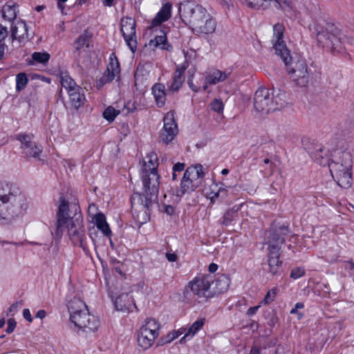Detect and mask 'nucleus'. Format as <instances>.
<instances>
[{"mask_svg":"<svg viewBox=\"0 0 354 354\" xmlns=\"http://www.w3.org/2000/svg\"><path fill=\"white\" fill-rule=\"evenodd\" d=\"M304 307V305L301 302H298L295 304V307L290 310V314L297 313L298 309H301Z\"/></svg>","mask_w":354,"mask_h":354,"instance_id":"obj_52","label":"nucleus"},{"mask_svg":"<svg viewBox=\"0 0 354 354\" xmlns=\"http://www.w3.org/2000/svg\"><path fill=\"white\" fill-rule=\"evenodd\" d=\"M136 21L131 17H123L120 21V30L125 42L132 53L137 50Z\"/></svg>","mask_w":354,"mask_h":354,"instance_id":"obj_15","label":"nucleus"},{"mask_svg":"<svg viewBox=\"0 0 354 354\" xmlns=\"http://www.w3.org/2000/svg\"><path fill=\"white\" fill-rule=\"evenodd\" d=\"M23 316L26 320H27L28 322H32V317L31 316L30 312L29 309L26 308L23 310Z\"/></svg>","mask_w":354,"mask_h":354,"instance_id":"obj_50","label":"nucleus"},{"mask_svg":"<svg viewBox=\"0 0 354 354\" xmlns=\"http://www.w3.org/2000/svg\"><path fill=\"white\" fill-rule=\"evenodd\" d=\"M67 93L69 96L70 102L75 109H78L84 104L85 97L80 86L75 87Z\"/></svg>","mask_w":354,"mask_h":354,"instance_id":"obj_28","label":"nucleus"},{"mask_svg":"<svg viewBox=\"0 0 354 354\" xmlns=\"http://www.w3.org/2000/svg\"><path fill=\"white\" fill-rule=\"evenodd\" d=\"M28 80L27 75L24 73H20L16 77V89L17 91L23 90L28 84Z\"/></svg>","mask_w":354,"mask_h":354,"instance_id":"obj_40","label":"nucleus"},{"mask_svg":"<svg viewBox=\"0 0 354 354\" xmlns=\"http://www.w3.org/2000/svg\"><path fill=\"white\" fill-rule=\"evenodd\" d=\"M149 45L167 51L172 50V46L167 42L166 33L162 30L160 31V35H156L155 38L149 41Z\"/></svg>","mask_w":354,"mask_h":354,"instance_id":"obj_29","label":"nucleus"},{"mask_svg":"<svg viewBox=\"0 0 354 354\" xmlns=\"http://www.w3.org/2000/svg\"><path fill=\"white\" fill-rule=\"evenodd\" d=\"M218 266L216 263H212L209 266V271L212 273L216 272Z\"/></svg>","mask_w":354,"mask_h":354,"instance_id":"obj_59","label":"nucleus"},{"mask_svg":"<svg viewBox=\"0 0 354 354\" xmlns=\"http://www.w3.org/2000/svg\"><path fill=\"white\" fill-rule=\"evenodd\" d=\"M273 31L272 42L275 53L281 58L286 66H288L289 61L292 60V58L283 40L284 27L281 24H277L273 27Z\"/></svg>","mask_w":354,"mask_h":354,"instance_id":"obj_12","label":"nucleus"},{"mask_svg":"<svg viewBox=\"0 0 354 354\" xmlns=\"http://www.w3.org/2000/svg\"><path fill=\"white\" fill-rule=\"evenodd\" d=\"M84 309L76 310L71 313L70 320L79 331L83 333L91 334L97 331L100 327L99 318L88 312L85 304H82Z\"/></svg>","mask_w":354,"mask_h":354,"instance_id":"obj_7","label":"nucleus"},{"mask_svg":"<svg viewBox=\"0 0 354 354\" xmlns=\"http://www.w3.org/2000/svg\"><path fill=\"white\" fill-rule=\"evenodd\" d=\"M306 272L304 268L301 267H297L293 268L290 272V278L293 279H297L305 274Z\"/></svg>","mask_w":354,"mask_h":354,"instance_id":"obj_45","label":"nucleus"},{"mask_svg":"<svg viewBox=\"0 0 354 354\" xmlns=\"http://www.w3.org/2000/svg\"><path fill=\"white\" fill-rule=\"evenodd\" d=\"M66 1H57V7L58 8L61 10L62 13V14H64V9H65V6H64V3Z\"/></svg>","mask_w":354,"mask_h":354,"instance_id":"obj_57","label":"nucleus"},{"mask_svg":"<svg viewBox=\"0 0 354 354\" xmlns=\"http://www.w3.org/2000/svg\"><path fill=\"white\" fill-rule=\"evenodd\" d=\"M185 165L182 162H177L173 166V171L174 172H181L185 169Z\"/></svg>","mask_w":354,"mask_h":354,"instance_id":"obj_49","label":"nucleus"},{"mask_svg":"<svg viewBox=\"0 0 354 354\" xmlns=\"http://www.w3.org/2000/svg\"><path fill=\"white\" fill-rule=\"evenodd\" d=\"M210 283L214 297L228 290L230 279L225 274H218L216 277L212 274V282Z\"/></svg>","mask_w":354,"mask_h":354,"instance_id":"obj_21","label":"nucleus"},{"mask_svg":"<svg viewBox=\"0 0 354 354\" xmlns=\"http://www.w3.org/2000/svg\"><path fill=\"white\" fill-rule=\"evenodd\" d=\"M58 210L56 213V222L54 232L52 234L57 239H60L65 228L68 229V236L74 243H82L84 236V229L83 225V217L81 214L80 207L75 204L71 205L74 210L73 216L68 214L69 203L63 197L59 198Z\"/></svg>","mask_w":354,"mask_h":354,"instance_id":"obj_2","label":"nucleus"},{"mask_svg":"<svg viewBox=\"0 0 354 354\" xmlns=\"http://www.w3.org/2000/svg\"><path fill=\"white\" fill-rule=\"evenodd\" d=\"M16 327V322L13 319H9L8 320V326L6 328V332L8 333H11L13 332Z\"/></svg>","mask_w":354,"mask_h":354,"instance_id":"obj_48","label":"nucleus"},{"mask_svg":"<svg viewBox=\"0 0 354 354\" xmlns=\"http://www.w3.org/2000/svg\"><path fill=\"white\" fill-rule=\"evenodd\" d=\"M250 354H261L260 349L257 347H254L251 349Z\"/></svg>","mask_w":354,"mask_h":354,"instance_id":"obj_60","label":"nucleus"},{"mask_svg":"<svg viewBox=\"0 0 354 354\" xmlns=\"http://www.w3.org/2000/svg\"><path fill=\"white\" fill-rule=\"evenodd\" d=\"M291 0H269V6L275 9L286 10L290 8Z\"/></svg>","mask_w":354,"mask_h":354,"instance_id":"obj_39","label":"nucleus"},{"mask_svg":"<svg viewBox=\"0 0 354 354\" xmlns=\"http://www.w3.org/2000/svg\"><path fill=\"white\" fill-rule=\"evenodd\" d=\"M16 4L13 2H9L4 5L2 8V15L5 19L10 21L14 20L17 17Z\"/></svg>","mask_w":354,"mask_h":354,"instance_id":"obj_35","label":"nucleus"},{"mask_svg":"<svg viewBox=\"0 0 354 354\" xmlns=\"http://www.w3.org/2000/svg\"><path fill=\"white\" fill-rule=\"evenodd\" d=\"M45 6L41 5V6H37L36 8H35V10L37 12H40L41 10H43L44 9Z\"/></svg>","mask_w":354,"mask_h":354,"instance_id":"obj_64","label":"nucleus"},{"mask_svg":"<svg viewBox=\"0 0 354 354\" xmlns=\"http://www.w3.org/2000/svg\"><path fill=\"white\" fill-rule=\"evenodd\" d=\"M179 13L182 21L193 30L205 18L207 10L193 1H185L179 6Z\"/></svg>","mask_w":354,"mask_h":354,"instance_id":"obj_9","label":"nucleus"},{"mask_svg":"<svg viewBox=\"0 0 354 354\" xmlns=\"http://www.w3.org/2000/svg\"><path fill=\"white\" fill-rule=\"evenodd\" d=\"M17 307H18V302H15L13 304H12L8 310L7 315H8L9 313H10L11 312L15 311L17 310Z\"/></svg>","mask_w":354,"mask_h":354,"instance_id":"obj_56","label":"nucleus"},{"mask_svg":"<svg viewBox=\"0 0 354 354\" xmlns=\"http://www.w3.org/2000/svg\"><path fill=\"white\" fill-rule=\"evenodd\" d=\"M277 289L276 288H273L268 291L264 299L261 301V304H269L272 302L277 296Z\"/></svg>","mask_w":354,"mask_h":354,"instance_id":"obj_43","label":"nucleus"},{"mask_svg":"<svg viewBox=\"0 0 354 354\" xmlns=\"http://www.w3.org/2000/svg\"><path fill=\"white\" fill-rule=\"evenodd\" d=\"M166 258L169 262H174L177 260V255L174 253H166Z\"/></svg>","mask_w":354,"mask_h":354,"instance_id":"obj_54","label":"nucleus"},{"mask_svg":"<svg viewBox=\"0 0 354 354\" xmlns=\"http://www.w3.org/2000/svg\"><path fill=\"white\" fill-rule=\"evenodd\" d=\"M152 93L154 96L158 106H163L166 100V92L165 86L160 83L155 84L152 87Z\"/></svg>","mask_w":354,"mask_h":354,"instance_id":"obj_30","label":"nucleus"},{"mask_svg":"<svg viewBox=\"0 0 354 354\" xmlns=\"http://www.w3.org/2000/svg\"><path fill=\"white\" fill-rule=\"evenodd\" d=\"M95 225L104 236H110L111 231L109 224L106 221L105 216L102 213H98L95 216Z\"/></svg>","mask_w":354,"mask_h":354,"instance_id":"obj_34","label":"nucleus"},{"mask_svg":"<svg viewBox=\"0 0 354 354\" xmlns=\"http://www.w3.org/2000/svg\"><path fill=\"white\" fill-rule=\"evenodd\" d=\"M345 42H346L347 44H350L351 46H354V37L346 36L345 37L344 43Z\"/></svg>","mask_w":354,"mask_h":354,"instance_id":"obj_58","label":"nucleus"},{"mask_svg":"<svg viewBox=\"0 0 354 354\" xmlns=\"http://www.w3.org/2000/svg\"><path fill=\"white\" fill-rule=\"evenodd\" d=\"M216 26L215 20L207 13L193 31L198 34H211L214 32Z\"/></svg>","mask_w":354,"mask_h":354,"instance_id":"obj_24","label":"nucleus"},{"mask_svg":"<svg viewBox=\"0 0 354 354\" xmlns=\"http://www.w3.org/2000/svg\"><path fill=\"white\" fill-rule=\"evenodd\" d=\"M229 75L230 73H227L219 70H214L207 73L205 77L203 86L200 85L198 83H197L196 85L193 83L192 74L189 77L187 83L193 91L198 92L201 88H203V91H205L207 88L208 84H216L225 81Z\"/></svg>","mask_w":354,"mask_h":354,"instance_id":"obj_16","label":"nucleus"},{"mask_svg":"<svg viewBox=\"0 0 354 354\" xmlns=\"http://www.w3.org/2000/svg\"><path fill=\"white\" fill-rule=\"evenodd\" d=\"M146 158L147 160L144 162L141 169H146L148 171L158 172V160L156 153L154 151H151L147 155Z\"/></svg>","mask_w":354,"mask_h":354,"instance_id":"obj_32","label":"nucleus"},{"mask_svg":"<svg viewBox=\"0 0 354 354\" xmlns=\"http://www.w3.org/2000/svg\"><path fill=\"white\" fill-rule=\"evenodd\" d=\"M143 185L142 193H134L131 199L132 214L138 223L143 224L150 219L151 208L156 203L159 190L158 172L140 170Z\"/></svg>","mask_w":354,"mask_h":354,"instance_id":"obj_1","label":"nucleus"},{"mask_svg":"<svg viewBox=\"0 0 354 354\" xmlns=\"http://www.w3.org/2000/svg\"><path fill=\"white\" fill-rule=\"evenodd\" d=\"M205 324V319H200L194 322L188 328L185 335L180 339V344L185 343L187 338L192 337L198 330H200Z\"/></svg>","mask_w":354,"mask_h":354,"instance_id":"obj_33","label":"nucleus"},{"mask_svg":"<svg viewBox=\"0 0 354 354\" xmlns=\"http://www.w3.org/2000/svg\"><path fill=\"white\" fill-rule=\"evenodd\" d=\"M164 126L160 134V140L165 144H169L178 134V129L174 118V112L169 111L164 117Z\"/></svg>","mask_w":354,"mask_h":354,"instance_id":"obj_18","label":"nucleus"},{"mask_svg":"<svg viewBox=\"0 0 354 354\" xmlns=\"http://www.w3.org/2000/svg\"><path fill=\"white\" fill-rule=\"evenodd\" d=\"M85 3H86V0H77V1L75 3V6H81Z\"/></svg>","mask_w":354,"mask_h":354,"instance_id":"obj_63","label":"nucleus"},{"mask_svg":"<svg viewBox=\"0 0 354 354\" xmlns=\"http://www.w3.org/2000/svg\"><path fill=\"white\" fill-rule=\"evenodd\" d=\"M32 59L34 62L46 64L50 59V55L46 52H35L32 54Z\"/></svg>","mask_w":354,"mask_h":354,"instance_id":"obj_41","label":"nucleus"},{"mask_svg":"<svg viewBox=\"0 0 354 354\" xmlns=\"http://www.w3.org/2000/svg\"><path fill=\"white\" fill-rule=\"evenodd\" d=\"M211 282V274L196 277L189 282L185 291L187 293L190 292L194 299L198 303L206 302L209 299L213 297Z\"/></svg>","mask_w":354,"mask_h":354,"instance_id":"obj_8","label":"nucleus"},{"mask_svg":"<svg viewBox=\"0 0 354 354\" xmlns=\"http://www.w3.org/2000/svg\"><path fill=\"white\" fill-rule=\"evenodd\" d=\"M263 162L266 165L270 164L269 167H270V170L271 171L273 170V163L270 162V161L268 158L264 159Z\"/></svg>","mask_w":354,"mask_h":354,"instance_id":"obj_62","label":"nucleus"},{"mask_svg":"<svg viewBox=\"0 0 354 354\" xmlns=\"http://www.w3.org/2000/svg\"><path fill=\"white\" fill-rule=\"evenodd\" d=\"M11 35L12 39L18 40L19 42L23 41L28 36V29L26 23L21 22L17 26L12 27Z\"/></svg>","mask_w":354,"mask_h":354,"instance_id":"obj_31","label":"nucleus"},{"mask_svg":"<svg viewBox=\"0 0 354 354\" xmlns=\"http://www.w3.org/2000/svg\"><path fill=\"white\" fill-rule=\"evenodd\" d=\"M311 157L315 162L322 166L328 165L331 162V156L328 155V150L321 145H316L310 152Z\"/></svg>","mask_w":354,"mask_h":354,"instance_id":"obj_22","label":"nucleus"},{"mask_svg":"<svg viewBox=\"0 0 354 354\" xmlns=\"http://www.w3.org/2000/svg\"><path fill=\"white\" fill-rule=\"evenodd\" d=\"M60 82L62 88H64L67 93H68L69 91H71V90L75 88V87L79 86L76 84V82L66 73H61Z\"/></svg>","mask_w":354,"mask_h":354,"instance_id":"obj_36","label":"nucleus"},{"mask_svg":"<svg viewBox=\"0 0 354 354\" xmlns=\"http://www.w3.org/2000/svg\"><path fill=\"white\" fill-rule=\"evenodd\" d=\"M242 4L246 5L248 8H259L266 7V3H269V0H239Z\"/></svg>","mask_w":354,"mask_h":354,"instance_id":"obj_38","label":"nucleus"},{"mask_svg":"<svg viewBox=\"0 0 354 354\" xmlns=\"http://www.w3.org/2000/svg\"><path fill=\"white\" fill-rule=\"evenodd\" d=\"M187 68V62L183 63L180 66H178L176 68V71L173 75V81L169 87V89L172 91H178L179 88L182 86L184 81L185 76L184 73Z\"/></svg>","mask_w":354,"mask_h":354,"instance_id":"obj_27","label":"nucleus"},{"mask_svg":"<svg viewBox=\"0 0 354 354\" xmlns=\"http://www.w3.org/2000/svg\"><path fill=\"white\" fill-rule=\"evenodd\" d=\"M120 68L119 62L114 53L110 55L109 63L107 65L106 71L99 80L96 81V86L102 88L105 84L112 82L120 73Z\"/></svg>","mask_w":354,"mask_h":354,"instance_id":"obj_19","label":"nucleus"},{"mask_svg":"<svg viewBox=\"0 0 354 354\" xmlns=\"http://www.w3.org/2000/svg\"><path fill=\"white\" fill-rule=\"evenodd\" d=\"M172 4L170 2H166L163 4L159 12L152 19L151 26L155 27L167 21L171 16Z\"/></svg>","mask_w":354,"mask_h":354,"instance_id":"obj_25","label":"nucleus"},{"mask_svg":"<svg viewBox=\"0 0 354 354\" xmlns=\"http://www.w3.org/2000/svg\"><path fill=\"white\" fill-rule=\"evenodd\" d=\"M120 113L113 107L109 106L103 112V117L109 122H113L115 118Z\"/></svg>","mask_w":354,"mask_h":354,"instance_id":"obj_42","label":"nucleus"},{"mask_svg":"<svg viewBox=\"0 0 354 354\" xmlns=\"http://www.w3.org/2000/svg\"><path fill=\"white\" fill-rule=\"evenodd\" d=\"M164 212L168 215H172L174 213V208L171 205H165Z\"/></svg>","mask_w":354,"mask_h":354,"instance_id":"obj_53","label":"nucleus"},{"mask_svg":"<svg viewBox=\"0 0 354 354\" xmlns=\"http://www.w3.org/2000/svg\"><path fill=\"white\" fill-rule=\"evenodd\" d=\"M109 295L117 310L124 313L133 312L134 310H137V306L132 297L129 293L124 292L115 297L113 292L109 291Z\"/></svg>","mask_w":354,"mask_h":354,"instance_id":"obj_20","label":"nucleus"},{"mask_svg":"<svg viewBox=\"0 0 354 354\" xmlns=\"http://www.w3.org/2000/svg\"><path fill=\"white\" fill-rule=\"evenodd\" d=\"M186 329L185 328H180L178 330H175L174 331L173 333H171L169 334H168L167 335V337L169 339V342H171L175 339H176L177 337H178L180 335H181L184 331H185Z\"/></svg>","mask_w":354,"mask_h":354,"instance_id":"obj_47","label":"nucleus"},{"mask_svg":"<svg viewBox=\"0 0 354 354\" xmlns=\"http://www.w3.org/2000/svg\"><path fill=\"white\" fill-rule=\"evenodd\" d=\"M205 177L203 167L197 164L191 165L185 170L180 183V187L176 192L178 197H182L184 194L194 192L200 187Z\"/></svg>","mask_w":354,"mask_h":354,"instance_id":"obj_6","label":"nucleus"},{"mask_svg":"<svg viewBox=\"0 0 354 354\" xmlns=\"http://www.w3.org/2000/svg\"><path fill=\"white\" fill-rule=\"evenodd\" d=\"M289 233L288 226L282 225L278 228L270 230L266 244L268 245V252L275 254V252H280L285 239Z\"/></svg>","mask_w":354,"mask_h":354,"instance_id":"obj_14","label":"nucleus"},{"mask_svg":"<svg viewBox=\"0 0 354 354\" xmlns=\"http://www.w3.org/2000/svg\"><path fill=\"white\" fill-rule=\"evenodd\" d=\"M88 41V37L84 34L81 35L75 41V48L76 50H80L85 44H87Z\"/></svg>","mask_w":354,"mask_h":354,"instance_id":"obj_46","label":"nucleus"},{"mask_svg":"<svg viewBox=\"0 0 354 354\" xmlns=\"http://www.w3.org/2000/svg\"><path fill=\"white\" fill-rule=\"evenodd\" d=\"M316 38L319 46L330 50L331 52H340L343 49L342 41L339 37V30L333 24H314Z\"/></svg>","mask_w":354,"mask_h":354,"instance_id":"obj_3","label":"nucleus"},{"mask_svg":"<svg viewBox=\"0 0 354 354\" xmlns=\"http://www.w3.org/2000/svg\"><path fill=\"white\" fill-rule=\"evenodd\" d=\"M160 324L153 318H147L138 332V344L144 350L149 348L159 335Z\"/></svg>","mask_w":354,"mask_h":354,"instance_id":"obj_10","label":"nucleus"},{"mask_svg":"<svg viewBox=\"0 0 354 354\" xmlns=\"http://www.w3.org/2000/svg\"><path fill=\"white\" fill-rule=\"evenodd\" d=\"M22 196L11 190L9 185L0 186V220L21 213Z\"/></svg>","mask_w":354,"mask_h":354,"instance_id":"obj_4","label":"nucleus"},{"mask_svg":"<svg viewBox=\"0 0 354 354\" xmlns=\"http://www.w3.org/2000/svg\"><path fill=\"white\" fill-rule=\"evenodd\" d=\"M280 256V252H275V254H272V252H268V272L273 277L279 276L282 273L283 262L281 260L279 259Z\"/></svg>","mask_w":354,"mask_h":354,"instance_id":"obj_23","label":"nucleus"},{"mask_svg":"<svg viewBox=\"0 0 354 354\" xmlns=\"http://www.w3.org/2000/svg\"><path fill=\"white\" fill-rule=\"evenodd\" d=\"M46 315V311L44 310H39L36 314V317L39 318L41 319H44Z\"/></svg>","mask_w":354,"mask_h":354,"instance_id":"obj_55","label":"nucleus"},{"mask_svg":"<svg viewBox=\"0 0 354 354\" xmlns=\"http://www.w3.org/2000/svg\"><path fill=\"white\" fill-rule=\"evenodd\" d=\"M328 167L334 180L339 187L346 189L351 186L353 167L346 168L344 165L338 162H330Z\"/></svg>","mask_w":354,"mask_h":354,"instance_id":"obj_11","label":"nucleus"},{"mask_svg":"<svg viewBox=\"0 0 354 354\" xmlns=\"http://www.w3.org/2000/svg\"><path fill=\"white\" fill-rule=\"evenodd\" d=\"M286 66L288 73L291 75L292 80L297 82V85L302 87L308 84L309 76L305 60L301 59L293 62L291 60Z\"/></svg>","mask_w":354,"mask_h":354,"instance_id":"obj_13","label":"nucleus"},{"mask_svg":"<svg viewBox=\"0 0 354 354\" xmlns=\"http://www.w3.org/2000/svg\"><path fill=\"white\" fill-rule=\"evenodd\" d=\"M32 134H18L16 139L21 142V148L23 153L27 158H37L42 152V147L38 145L34 140Z\"/></svg>","mask_w":354,"mask_h":354,"instance_id":"obj_17","label":"nucleus"},{"mask_svg":"<svg viewBox=\"0 0 354 354\" xmlns=\"http://www.w3.org/2000/svg\"><path fill=\"white\" fill-rule=\"evenodd\" d=\"M210 107L214 111L221 113L223 111L224 105L221 100L215 99L211 102Z\"/></svg>","mask_w":354,"mask_h":354,"instance_id":"obj_44","label":"nucleus"},{"mask_svg":"<svg viewBox=\"0 0 354 354\" xmlns=\"http://www.w3.org/2000/svg\"><path fill=\"white\" fill-rule=\"evenodd\" d=\"M4 45L2 44H0V59H2L4 55Z\"/></svg>","mask_w":354,"mask_h":354,"instance_id":"obj_61","label":"nucleus"},{"mask_svg":"<svg viewBox=\"0 0 354 354\" xmlns=\"http://www.w3.org/2000/svg\"><path fill=\"white\" fill-rule=\"evenodd\" d=\"M285 94L274 96L270 93L268 88L261 87L258 88L254 97V108L257 112L268 113L283 107L286 104L282 98Z\"/></svg>","mask_w":354,"mask_h":354,"instance_id":"obj_5","label":"nucleus"},{"mask_svg":"<svg viewBox=\"0 0 354 354\" xmlns=\"http://www.w3.org/2000/svg\"><path fill=\"white\" fill-rule=\"evenodd\" d=\"M238 210L239 207H236L227 210L222 218V221H220V223L223 225H228L237 216Z\"/></svg>","mask_w":354,"mask_h":354,"instance_id":"obj_37","label":"nucleus"},{"mask_svg":"<svg viewBox=\"0 0 354 354\" xmlns=\"http://www.w3.org/2000/svg\"><path fill=\"white\" fill-rule=\"evenodd\" d=\"M330 162L342 163L346 167H353V156L349 151L337 149L331 155Z\"/></svg>","mask_w":354,"mask_h":354,"instance_id":"obj_26","label":"nucleus"},{"mask_svg":"<svg viewBox=\"0 0 354 354\" xmlns=\"http://www.w3.org/2000/svg\"><path fill=\"white\" fill-rule=\"evenodd\" d=\"M260 306H261V304L256 306L249 308L247 310V315L249 316H252V315H254L257 313V311L259 310Z\"/></svg>","mask_w":354,"mask_h":354,"instance_id":"obj_51","label":"nucleus"}]
</instances>
